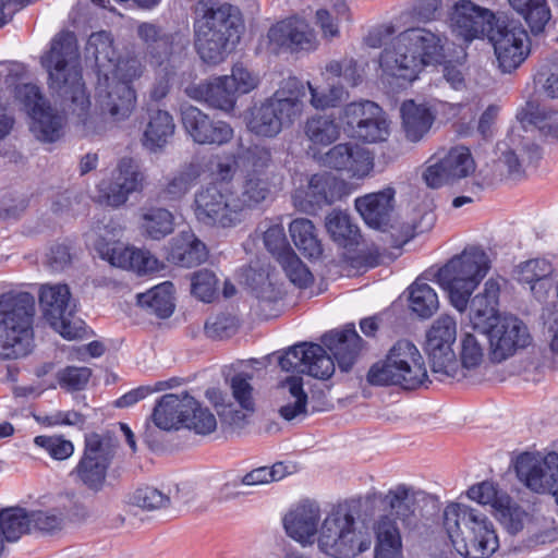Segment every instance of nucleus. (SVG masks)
I'll use <instances>...</instances> for the list:
<instances>
[{
	"label": "nucleus",
	"mask_w": 558,
	"mask_h": 558,
	"mask_svg": "<svg viewBox=\"0 0 558 558\" xmlns=\"http://www.w3.org/2000/svg\"><path fill=\"white\" fill-rule=\"evenodd\" d=\"M144 174L140 165L133 158H122L118 165L117 174L109 182L99 185V197L111 207L123 205L129 195L142 189Z\"/></svg>",
	"instance_id": "5701e85b"
},
{
	"label": "nucleus",
	"mask_w": 558,
	"mask_h": 558,
	"mask_svg": "<svg viewBox=\"0 0 558 558\" xmlns=\"http://www.w3.org/2000/svg\"><path fill=\"white\" fill-rule=\"evenodd\" d=\"M238 95L229 84L227 75L219 76L209 82V106L230 112L234 109Z\"/></svg>",
	"instance_id": "de8ad7c7"
},
{
	"label": "nucleus",
	"mask_w": 558,
	"mask_h": 558,
	"mask_svg": "<svg viewBox=\"0 0 558 558\" xmlns=\"http://www.w3.org/2000/svg\"><path fill=\"white\" fill-rule=\"evenodd\" d=\"M189 398L187 392L181 395L167 393L162 396L156 403L151 420L154 424L161 430H178L183 427V421L186 420L185 410L190 408L185 399Z\"/></svg>",
	"instance_id": "c85d7f7f"
},
{
	"label": "nucleus",
	"mask_w": 558,
	"mask_h": 558,
	"mask_svg": "<svg viewBox=\"0 0 558 558\" xmlns=\"http://www.w3.org/2000/svg\"><path fill=\"white\" fill-rule=\"evenodd\" d=\"M366 379L372 386H399L404 390H415L430 383L421 352L405 339L398 340L385 359L371 366Z\"/></svg>",
	"instance_id": "f8f14e48"
},
{
	"label": "nucleus",
	"mask_w": 558,
	"mask_h": 558,
	"mask_svg": "<svg viewBox=\"0 0 558 558\" xmlns=\"http://www.w3.org/2000/svg\"><path fill=\"white\" fill-rule=\"evenodd\" d=\"M195 14V50L203 62L219 64L240 41L244 29L242 13L228 2L198 0Z\"/></svg>",
	"instance_id": "39448f33"
},
{
	"label": "nucleus",
	"mask_w": 558,
	"mask_h": 558,
	"mask_svg": "<svg viewBox=\"0 0 558 558\" xmlns=\"http://www.w3.org/2000/svg\"><path fill=\"white\" fill-rule=\"evenodd\" d=\"M305 96L304 84L288 77L271 97L251 110L247 129L257 136L275 137L300 118Z\"/></svg>",
	"instance_id": "9b49d317"
},
{
	"label": "nucleus",
	"mask_w": 558,
	"mask_h": 558,
	"mask_svg": "<svg viewBox=\"0 0 558 558\" xmlns=\"http://www.w3.org/2000/svg\"><path fill=\"white\" fill-rule=\"evenodd\" d=\"M288 256L279 262L290 281L301 289L308 288L314 277L310 269L302 263L295 252H287Z\"/></svg>",
	"instance_id": "6e6d98bb"
},
{
	"label": "nucleus",
	"mask_w": 558,
	"mask_h": 558,
	"mask_svg": "<svg viewBox=\"0 0 558 558\" xmlns=\"http://www.w3.org/2000/svg\"><path fill=\"white\" fill-rule=\"evenodd\" d=\"M268 39L279 49L292 52L315 48V34L311 26L300 19H288L272 25L268 31Z\"/></svg>",
	"instance_id": "393cba45"
},
{
	"label": "nucleus",
	"mask_w": 558,
	"mask_h": 558,
	"mask_svg": "<svg viewBox=\"0 0 558 558\" xmlns=\"http://www.w3.org/2000/svg\"><path fill=\"white\" fill-rule=\"evenodd\" d=\"M204 329L208 338H230L238 329V322L231 314L220 313L215 316H210L206 320Z\"/></svg>",
	"instance_id": "052dcab7"
},
{
	"label": "nucleus",
	"mask_w": 558,
	"mask_h": 558,
	"mask_svg": "<svg viewBox=\"0 0 558 558\" xmlns=\"http://www.w3.org/2000/svg\"><path fill=\"white\" fill-rule=\"evenodd\" d=\"M517 12L524 19L533 35L543 33L551 17L546 0H536Z\"/></svg>",
	"instance_id": "5fc2aeb1"
},
{
	"label": "nucleus",
	"mask_w": 558,
	"mask_h": 558,
	"mask_svg": "<svg viewBox=\"0 0 558 558\" xmlns=\"http://www.w3.org/2000/svg\"><path fill=\"white\" fill-rule=\"evenodd\" d=\"M326 229L331 239L343 247L359 243L360 230L343 211H333L326 218Z\"/></svg>",
	"instance_id": "ea45409f"
},
{
	"label": "nucleus",
	"mask_w": 558,
	"mask_h": 558,
	"mask_svg": "<svg viewBox=\"0 0 558 558\" xmlns=\"http://www.w3.org/2000/svg\"><path fill=\"white\" fill-rule=\"evenodd\" d=\"M191 283V292L194 296L205 303L215 300L218 292V278L215 272L209 269H201L193 274Z\"/></svg>",
	"instance_id": "864d4df0"
},
{
	"label": "nucleus",
	"mask_w": 558,
	"mask_h": 558,
	"mask_svg": "<svg viewBox=\"0 0 558 558\" xmlns=\"http://www.w3.org/2000/svg\"><path fill=\"white\" fill-rule=\"evenodd\" d=\"M307 85L311 92V104L317 109L337 107L348 97V92L338 83L329 84L327 89L322 90L310 83Z\"/></svg>",
	"instance_id": "4d7b16f0"
},
{
	"label": "nucleus",
	"mask_w": 558,
	"mask_h": 558,
	"mask_svg": "<svg viewBox=\"0 0 558 558\" xmlns=\"http://www.w3.org/2000/svg\"><path fill=\"white\" fill-rule=\"evenodd\" d=\"M488 40L494 47L498 66L504 73L517 70L530 54L527 32L514 22H499Z\"/></svg>",
	"instance_id": "f3484780"
},
{
	"label": "nucleus",
	"mask_w": 558,
	"mask_h": 558,
	"mask_svg": "<svg viewBox=\"0 0 558 558\" xmlns=\"http://www.w3.org/2000/svg\"><path fill=\"white\" fill-rule=\"evenodd\" d=\"M468 497L480 505L490 506L494 514L510 534L523 530L526 512L492 481H483L468 489Z\"/></svg>",
	"instance_id": "a211bd4d"
},
{
	"label": "nucleus",
	"mask_w": 558,
	"mask_h": 558,
	"mask_svg": "<svg viewBox=\"0 0 558 558\" xmlns=\"http://www.w3.org/2000/svg\"><path fill=\"white\" fill-rule=\"evenodd\" d=\"M173 283L165 281L144 293L136 295L137 305L147 314L165 319L170 317L174 311Z\"/></svg>",
	"instance_id": "f704fd0d"
},
{
	"label": "nucleus",
	"mask_w": 558,
	"mask_h": 558,
	"mask_svg": "<svg viewBox=\"0 0 558 558\" xmlns=\"http://www.w3.org/2000/svg\"><path fill=\"white\" fill-rule=\"evenodd\" d=\"M132 504L145 510H156L168 506L170 497L155 487L145 486L133 493Z\"/></svg>",
	"instance_id": "69168bd1"
},
{
	"label": "nucleus",
	"mask_w": 558,
	"mask_h": 558,
	"mask_svg": "<svg viewBox=\"0 0 558 558\" xmlns=\"http://www.w3.org/2000/svg\"><path fill=\"white\" fill-rule=\"evenodd\" d=\"M147 119L142 143L149 151L156 153L163 148L173 136L175 124L173 117L168 111L158 108H149Z\"/></svg>",
	"instance_id": "c756f323"
},
{
	"label": "nucleus",
	"mask_w": 558,
	"mask_h": 558,
	"mask_svg": "<svg viewBox=\"0 0 558 558\" xmlns=\"http://www.w3.org/2000/svg\"><path fill=\"white\" fill-rule=\"evenodd\" d=\"M197 177L198 173L193 165L178 171L168 180L166 187L160 193V197L169 201L181 198L190 190Z\"/></svg>",
	"instance_id": "603ef678"
},
{
	"label": "nucleus",
	"mask_w": 558,
	"mask_h": 558,
	"mask_svg": "<svg viewBox=\"0 0 558 558\" xmlns=\"http://www.w3.org/2000/svg\"><path fill=\"white\" fill-rule=\"evenodd\" d=\"M322 163L330 169L344 172L350 179H364L374 168L372 153L357 144L340 143L331 147Z\"/></svg>",
	"instance_id": "4be33fe9"
},
{
	"label": "nucleus",
	"mask_w": 558,
	"mask_h": 558,
	"mask_svg": "<svg viewBox=\"0 0 558 558\" xmlns=\"http://www.w3.org/2000/svg\"><path fill=\"white\" fill-rule=\"evenodd\" d=\"M484 340L478 332H464L461 337L460 360L462 367L473 369L481 365L484 357Z\"/></svg>",
	"instance_id": "8fccbe9b"
},
{
	"label": "nucleus",
	"mask_w": 558,
	"mask_h": 558,
	"mask_svg": "<svg viewBox=\"0 0 558 558\" xmlns=\"http://www.w3.org/2000/svg\"><path fill=\"white\" fill-rule=\"evenodd\" d=\"M307 138L316 145H330L340 135L335 119L327 116H315L308 119L304 128Z\"/></svg>",
	"instance_id": "a18cd8bd"
},
{
	"label": "nucleus",
	"mask_w": 558,
	"mask_h": 558,
	"mask_svg": "<svg viewBox=\"0 0 558 558\" xmlns=\"http://www.w3.org/2000/svg\"><path fill=\"white\" fill-rule=\"evenodd\" d=\"M85 56L95 62L96 99L101 113L117 121L128 118L135 106L136 95L130 82L118 80L119 54L111 33H92L85 46Z\"/></svg>",
	"instance_id": "423d86ee"
},
{
	"label": "nucleus",
	"mask_w": 558,
	"mask_h": 558,
	"mask_svg": "<svg viewBox=\"0 0 558 558\" xmlns=\"http://www.w3.org/2000/svg\"><path fill=\"white\" fill-rule=\"evenodd\" d=\"M238 162L246 170V174L270 178L271 151L265 146L252 145L243 149L238 156Z\"/></svg>",
	"instance_id": "79ce46f5"
},
{
	"label": "nucleus",
	"mask_w": 558,
	"mask_h": 558,
	"mask_svg": "<svg viewBox=\"0 0 558 558\" xmlns=\"http://www.w3.org/2000/svg\"><path fill=\"white\" fill-rule=\"evenodd\" d=\"M47 72V85L61 112L50 102L29 117V131L41 143H56L64 135L66 118L75 117L85 124L90 109V95L83 80L77 39L73 32L56 34L49 49L40 57Z\"/></svg>",
	"instance_id": "f03ea898"
},
{
	"label": "nucleus",
	"mask_w": 558,
	"mask_h": 558,
	"mask_svg": "<svg viewBox=\"0 0 558 558\" xmlns=\"http://www.w3.org/2000/svg\"><path fill=\"white\" fill-rule=\"evenodd\" d=\"M410 308L421 318H429L438 310V296L435 290L418 279L410 287Z\"/></svg>",
	"instance_id": "37998d69"
},
{
	"label": "nucleus",
	"mask_w": 558,
	"mask_h": 558,
	"mask_svg": "<svg viewBox=\"0 0 558 558\" xmlns=\"http://www.w3.org/2000/svg\"><path fill=\"white\" fill-rule=\"evenodd\" d=\"M374 112L383 113L381 107L374 101L362 100L348 104L340 116L343 130L345 131V129H351L355 122L362 120L365 114L371 116L374 114Z\"/></svg>",
	"instance_id": "0e129e2a"
},
{
	"label": "nucleus",
	"mask_w": 558,
	"mask_h": 558,
	"mask_svg": "<svg viewBox=\"0 0 558 558\" xmlns=\"http://www.w3.org/2000/svg\"><path fill=\"white\" fill-rule=\"evenodd\" d=\"M395 195V189L387 186L381 191L357 197L355 208L368 227L385 230L391 220Z\"/></svg>",
	"instance_id": "a878e982"
},
{
	"label": "nucleus",
	"mask_w": 558,
	"mask_h": 558,
	"mask_svg": "<svg viewBox=\"0 0 558 558\" xmlns=\"http://www.w3.org/2000/svg\"><path fill=\"white\" fill-rule=\"evenodd\" d=\"M36 446L45 449L54 460H66L74 452V445L63 436H36L34 439Z\"/></svg>",
	"instance_id": "e2e57ef3"
},
{
	"label": "nucleus",
	"mask_w": 558,
	"mask_h": 558,
	"mask_svg": "<svg viewBox=\"0 0 558 558\" xmlns=\"http://www.w3.org/2000/svg\"><path fill=\"white\" fill-rule=\"evenodd\" d=\"M29 532H32L31 514L26 509L15 506L0 511V534L7 541L15 542Z\"/></svg>",
	"instance_id": "4c0bfd02"
},
{
	"label": "nucleus",
	"mask_w": 558,
	"mask_h": 558,
	"mask_svg": "<svg viewBox=\"0 0 558 558\" xmlns=\"http://www.w3.org/2000/svg\"><path fill=\"white\" fill-rule=\"evenodd\" d=\"M322 343L299 342L289 347L278 356L281 371L325 380L333 375L335 361L342 372L351 371L366 344L353 323L347 324L342 330L324 333Z\"/></svg>",
	"instance_id": "7ed1b4c3"
},
{
	"label": "nucleus",
	"mask_w": 558,
	"mask_h": 558,
	"mask_svg": "<svg viewBox=\"0 0 558 558\" xmlns=\"http://www.w3.org/2000/svg\"><path fill=\"white\" fill-rule=\"evenodd\" d=\"M70 300L66 284L44 286L39 292V306L51 328L66 340L81 339L85 335V323L75 316Z\"/></svg>",
	"instance_id": "ddd939ff"
},
{
	"label": "nucleus",
	"mask_w": 558,
	"mask_h": 558,
	"mask_svg": "<svg viewBox=\"0 0 558 558\" xmlns=\"http://www.w3.org/2000/svg\"><path fill=\"white\" fill-rule=\"evenodd\" d=\"M345 193V183L330 172L315 173L311 177L305 198L312 213L330 206Z\"/></svg>",
	"instance_id": "cd10ccee"
},
{
	"label": "nucleus",
	"mask_w": 558,
	"mask_h": 558,
	"mask_svg": "<svg viewBox=\"0 0 558 558\" xmlns=\"http://www.w3.org/2000/svg\"><path fill=\"white\" fill-rule=\"evenodd\" d=\"M361 499L351 498L335 505L324 519L318 547L333 558H354L369 549L372 539L367 532L356 529L361 514Z\"/></svg>",
	"instance_id": "1a4fd4ad"
},
{
	"label": "nucleus",
	"mask_w": 558,
	"mask_h": 558,
	"mask_svg": "<svg viewBox=\"0 0 558 558\" xmlns=\"http://www.w3.org/2000/svg\"><path fill=\"white\" fill-rule=\"evenodd\" d=\"M490 268L486 252L478 246L466 247L436 272L437 283L447 292L450 304L463 313L470 304V324L488 344L493 363H501L532 342L527 326L519 317L499 313L500 284L489 278L482 292L472 300L475 288Z\"/></svg>",
	"instance_id": "f257e3e1"
},
{
	"label": "nucleus",
	"mask_w": 558,
	"mask_h": 558,
	"mask_svg": "<svg viewBox=\"0 0 558 558\" xmlns=\"http://www.w3.org/2000/svg\"><path fill=\"white\" fill-rule=\"evenodd\" d=\"M320 508L316 501L304 500L283 519L287 534L301 544L313 542L318 531Z\"/></svg>",
	"instance_id": "bb28decb"
},
{
	"label": "nucleus",
	"mask_w": 558,
	"mask_h": 558,
	"mask_svg": "<svg viewBox=\"0 0 558 558\" xmlns=\"http://www.w3.org/2000/svg\"><path fill=\"white\" fill-rule=\"evenodd\" d=\"M456 338L457 324L450 316L439 317L427 331L425 351L433 373L451 378L458 375L459 365L452 349Z\"/></svg>",
	"instance_id": "dca6fc26"
},
{
	"label": "nucleus",
	"mask_w": 558,
	"mask_h": 558,
	"mask_svg": "<svg viewBox=\"0 0 558 558\" xmlns=\"http://www.w3.org/2000/svg\"><path fill=\"white\" fill-rule=\"evenodd\" d=\"M264 245L266 250L279 263L288 256L287 252H294L287 241L284 229L281 225H272L264 232Z\"/></svg>",
	"instance_id": "13d9d810"
},
{
	"label": "nucleus",
	"mask_w": 558,
	"mask_h": 558,
	"mask_svg": "<svg viewBox=\"0 0 558 558\" xmlns=\"http://www.w3.org/2000/svg\"><path fill=\"white\" fill-rule=\"evenodd\" d=\"M136 36L151 65L177 68L185 54L186 46L179 34L168 32L156 23H140L136 27Z\"/></svg>",
	"instance_id": "4468645a"
},
{
	"label": "nucleus",
	"mask_w": 558,
	"mask_h": 558,
	"mask_svg": "<svg viewBox=\"0 0 558 558\" xmlns=\"http://www.w3.org/2000/svg\"><path fill=\"white\" fill-rule=\"evenodd\" d=\"M270 178L246 174L238 204L243 207H255L267 198L270 193Z\"/></svg>",
	"instance_id": "49530a36"
},
{
	"label": "nucleus",
	"mask_w": 558,
	"mask_h": 558,
	"mask_svg": "<svg viewBox=\"0 0 558 558\" xmlns=\"http://www.w3.org/2000/svg\"><path fill=\"white\" fill-rule=\"evenodd\" d=\"M170 258L178 266L191 268L206 260V246L196 238L190 241H178L171 247Z\"/></svg>",
	"instance_id": "c03bdc74"
},
{
	"label": "nucleus",
	"mask_w": 558,
	"mask_h": 558,
	"mask_svg": "<svg viewBox=\"0 0 558 558\" xmlns=\"http://www.w3.org/2000/svg\"><path fill=\"white\" fill-rule=\"evenodd\" d=\"M185 402L190 408L185 410L186 420L183 421V427L194 430L198 435L213 433L217 427V421L210 410L202 407L191 395L185 399Z\"/></svg>",
	"instance_id": "a19ab883"
},
{
	"label": "nucleus",
	"mask_w": 558,
	"mask_h": 558,
	"mask_svg": "<svg viewBox=\"0 0 558 558\" xmlns=\"http://www.w3.org/2000/svg\"><path fill=\"white\" fill-rule=\"evenodd\" d=\"M181 121L185 132L201 145L221 146L233 137L229 123L215 120L194 106L181 109Z\"/></svg>",
	"instance_id": "aec40b11"
},
{
	"label": "nucleus",
	"mask_w": 558,
	"mask_h": 558,
	"mask_svg": "<svg viewBox=\"0 0 558 558\" xmlns=\"http://www.w3.org/2000/svg\"><path fill=\"white\" fill-rule=\"evenodd\" d=\"M92 376L88 367L66 366L57 373V379L61 388L69 391H78L86 387Z\"/></svg>",
	"instance_id": "680f3d73"
},
{
	"label": "nucleus",
	"mask_w": 558,
	"mask_h": 558,
	"mask_svg": "<svg viewBox=\"0 0 558 558\" xmlns=\"http://www.w3.org/2000/svg\"><path fill=\"white\" fill-rule=\"evenodd\" d=\"M400 111L405 136L413 143L428 133L436 118L429 107L416 105L414 100H405Z\"/></svg>",
	"instance_id": "2f4dec72"
},
{
	"label": "nucleus",
	"mask_w": 558,
	"mask_h": 558,
	"mask_svg": "<svg viewBox=\"0 0 558 558\" xmlns=\"http://www.w3.org/2000/svg\"><path fill=\"white\" fill-rule=\"evenodd\" d=\"M514 470L518 478L527 488L541 492L550 485V473L555 470V466L546 464V457L543 461H539L532 454L524 452L517 458Z\"/></svg>",
	"instance_id": "7c9ffc66"
},
{
	"label": "nucleus",
	"mask_w": 558,
	"mask_h": 558,
	"mask_svg": "<svg viewBox=\"0 0 558 558\" xmlns=\"http://www.w3.org/2000/svg\"><path fill=\"white\" fill-rule=\"evenodd\" d=\"M31 531H38L41 534L54 535L63 530L64 518L58 507L48 510L31 511Z\"/></svg>",
	"instance_id": "3c124183"
},
{
	"label": "nucleus",
	"mask_w": 558,
	"mask_h": 558,
	"mask_svg": "<svg viewBox=\"0 0 558 558\" xmlns=\"http://www.w3.org/2000/svg\"><path fill=\"white\" fill-rule=\"evenodd\" d=\"M195 216L206 226L232 227L240 221L241 206L227 193L225 183H213L196 193Z\"/></svg>",
	"instance_id": "2eb2a0df"
},
{
	"label": "nucleus",
	"mask_w": 558,
	"mask_h": 558,
	"mask_svg": "<svg viewBox=\"0 0 558 558\" xmlns=\"http://www.w3.org/2000/svg\"><path fill=\"white\" fill-rule=\"evenodd\" d=\"M517 119L524 129L534 126L539 131L549 130L550 123L548 113L533 101H527L525 107L518 111Z\"/></svg>",
	"instance_id": "338daca9"
},
{
	"label": "nucleus",
	"mask_w": 558,
	"mask_h": 558,
	"mask_svg": "<svg viewBox=\"0 0 558 558\" xmlns=\"http://www.w3.org/2000/svg\"><path fill=\"white\" fill-rule=\"evenodd\" d=\"M442 517L444 527L459 555L486 558L499 547L492 521L480 510L462 504H450Z\"/></svg>",
	"instance_id": "6e6552de"
},
{
	"label": "nucleus",
	"mask_w": 558,
	"mask_h": 558,
	"mask_svg": "<svg viewBox=\"0 0 558 558\" xmlns=\"http://www.w3.org/2000/svg\"><path fill=\"white\" fill-rule=\"evenodd\" d=\"M119 445L118 437L110 430L85 434L82 454L70 476L94 494L118 488L125 473L122 463H114Z\"/></svg>",
	"instance_id": "0eeeda50"
},
{
	"label": "nucleus",
	"mask_w": 558,
	"mask_h": 558,
	"mask_svg": "<svg viewBox=\"0 0 558 558\" xmlns=\"http://www.w3.org/2000/svg\"><path fill=\"white\" fill-rule=\"evenodd\" d=\"M252 375L247 373H238L230 379V388L234 400L242 410L253 413L255 403L253 400V387L250 383Z\"/></svg>",
	"instance_id": "bf43d9fd"
},
{
	"label": "nucleus",
	"mask_w": 558,
	"mask_h": 558,
	"mask_svg": "<svg viewBox=\"0 0 558 558\" xmlns=\"http://www.w3.org/2000/svg\"><path fill=\"white\" fill-rule=\"evenodd\" d=\"M442 58L440 35L422 27L408 28L380 53L383 81L397 89L405 88L425 65L439 63Z\"/></svg>",
	"instance_id": "20e7f679"
},
{
	"label": "nucleus",
	"mask_w": 558,
	"mask_h": 558,
	"mask_svg": "<svg viewBox=\"0 0 558 558\" xmlns=\"http://www.w3.org/2000/svg\"><path fill=\"white\" fill-rule=\"evenodd\" d=\"M141 229L145 235L153 240H161L172 233L174 217L172 213L161 207L144 208L141 218Z\"/></svg>",
	"instance_id": "e433bc0d"
},
{
	"label": "nucleus",
	"mask_w": 558,
	"mask_h": 558,
	"mask_svg": "<svg viewBox=\"0 0 558 558\" xmlns=\"http://www.w3.org/2000/svg\"><path fill=\"white\" fill-rule=\"evenodd\" d=\"M35 298L29 292L0 294V357L16 360L31 352Z\"/></svg>",
	"instance_id": "9d476101"
},
{
	"label": "nucleus",
	"mask_w": 558,
	"mask_h": 558,
	"mask_svg": "<svg viewBox=\"0 0 558 558\" xmlns=\"http://www.w3.org/2000/svg\"><path fill=\"white\" fill-rule=\"evenodd\" d=\"M391 509V514L399 520L405 529L412 530L418 523L415 500L410 496L409 488L401 484L390 489L384 498Z\"/></svg>",
	"instance_id": "c9c22d12"
},
{
	"label": "nucleus",
	"mask_w": 558,
	"mask_h": 558,
	"mask_svg": "<svg viewBox=\"0 0 558 558\" xmlns=\"http://www.w3.org/2000/svg\"><path fill=\"white\" fill-rule=\"evenodd\" d=\"M227 80L238 96L247 94L257 86V78L242 63L233 65Z\"/></svg>",
	"instance_id": "774afa93"
},
{
	"label": "nucleus",
	"mask_w": 558,
	"mask_h": 558,
	"mask_svg": "<svg viewBox=\"0 0 558 558\" xmlns=\"http://www.w3.org/2000/svg\"><path fill=\"white\" fill-rule=\"evenodd\" d=\"M475 169L471 151L465 146L452 147L442 158L428 166L423 178L428 187L439 189L445 184L468 177Z\"/></svg>",
	"instance_id": "412c9836"
},
{
	"label": "nucleus",
	"mask_w": 558,
	"mask_h": 558,
	"mask_svg": "<svg viewBox=\"0 0 558 558\" xmlns=\"http://www.w3.org/2000/svg\"><path fill=\"white\" fill-rule=\"evenodd\" d=\"M501 20L490 10L471 0H461L456 3L450 16L452 32L466 43L483 37L489 38Z\"/></svg>",
	"instance_id": "6ab92c4d"
},
{
	"label": "nucleus",
	"mask_w": 558,
	"mask_h": 558,
	"mask_svg": "<svg viewBox=\"0 0 558 558\" xmlns=\"http://www.w3.org/2000/svg\"><path fill=\"white\" fill-rule=\"evenodd\" d=\"M95 248L101 259L114 267L132 269L137 274L158 269V259L148 251L124 247L120 242H108L105 239H99Z\"/></svg>",
	"instance_id": "b1692460"
},
{
	"label": "nucleus",
	"mask_w": 558,
	"mask_h": 558,
	"mask_svg": "<svg viewBox=\"0 0 558 558\" xmlns=\"http://www.w3.org/2000/svg\"><path fill=\"white\" fill-rule=\"evenodd\" d=\"M345 133L365 143H376L384 141L388 136V124L383 113L366 116L355 122L351 129H345Z\"/></svg>",
	"instance_id": "58836bf2"
},
{
	"label": "nucleus",
	"mask_w": 558,
	"mask_h": 558,
	"mask_svg": "<svg viewBox=\"0 0 558 558\" xmlns=\"http://www.w3.org/2000/svg\"><path fill=\"white\" fill-rule=\"evenodd\" d=\"M374 558H403L401 534L395 519L381 515L374 524Z\"/></svg>",
	"instance_id": "473e14b6"
},
{
	"label": "nucleus",
	"mask_w": 558,
	"mask_h": 558,
	"mask_svg": "<svg viewBox=\"0 0 558 558\" xmlns=\"http://www.w3.org/2000/svg\"><path fill=\"white\" fill-rule=\"evenodd\" d=\"M290 236L299 252L310 260L323 255V245L314 223L307 218L293 219L289 225Z\"/></svg>",
	"instance_id": "72a5a7b5"
},
{
	"label": "nucleus",
	"mask_w": 558,
	"mask_h": 558,
	"mask_svg": "<svg viewBox=\"0 0 558 558\" xmlns=\"http://www.w3.org/2000/svg\"><path fill=\"white\" fill-rule=\"evenodd\" d=\"M14 99L28 118L50 102L44 96L40 88L33 83L16 85L14 88Z\"/></svg>",
	"instance_id": "09e8293b"
}]
</instances>
